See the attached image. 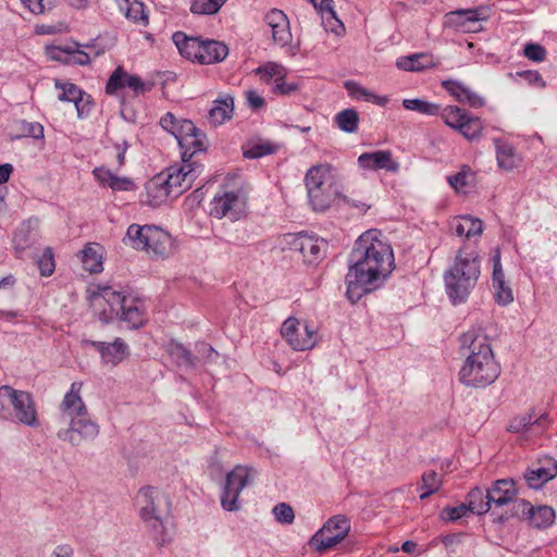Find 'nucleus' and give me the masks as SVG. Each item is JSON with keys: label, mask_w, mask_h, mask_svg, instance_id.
<instances>
[{"label": "nucleus", "mask_w": 557, "mask_h": 557, "mask_svg": "<svg viewBox=\"0 0 557 557\" xmlns=\"http://www.w3.org/2000/svg\"><path fill=\"white\" fill-rule=\"evenodd\" d=\"M348 264L346 296L355 304L389 276L394 267L393 249L380 231L369 230L355 242Z\"/></svg>", "instance_id": "f257e3e1"}, {"label": "nucleus", "mask_w": 557, "mask_h": 557, "mask_svg": "<svg viewBox=\"0 0 557 557\" xmlns=\"http://www.w3.org/2000/svg\"><path fill=\"white\" fill-rule=\"evenodd\" d=\"M460 354L466 360L459 371L460 382L469 387H486L500 374L488 336L480 327H472L459 336Z\"/></svg>", "instance_id": "f03ea898"}, {"label": "nucleus", "mask_w": 557, "mask_h": 557, "mask_svg": "<svg viewBox=\"0 0 557 557\" xmlns=\"http://www.w3.org/2000/svg\"><path fill=\"white\" fill-rule=\"evenodd\" d=\"M480 260L475 251L459 250L453 265L444 273L446 294L453 305L463 304L480 276Z\"/></svg>", "instance_id": "7ed1b4c3"}, {"label": "nucleus", "mask_w": 557, "mask_h": 557, "mask_svg": "<svg viewBox=\"0 0 557 557\" xmlns=\"http://www.w3.org/2000/svg\"><path fill=\"white\" fill-rule=\"evenodd\" d=\"M98 297L102 298L109 307L99 312V319L104 323L120 319L134 330L146 324L148 318L141 299L114 290L111 286L100 287Z\"/></svg>", "instance_id": "20e7f679"}, {"label": "nucleus", "mask_w": 557, "mask_h": 557, "mask_svg": "<svg viewBox=\"0 0 557 557\" xmlns=\"http://www.w3.org/2000/svg\"><path fill=\"white\" fill-rule=\"evenodd\" d=\"M0 418L30 428L39 425L35 400L30 393L10 385L0 386Z\"/></svg>", "instance_id": "39448f33"}, {"label": "nucleus", "mask_w": 557, "mask_h": 557, "mask_svg": "<svg viewBox=\"0 0 557 557\" xmlns=\"http://www.w3.org/2000/svg\"><path fill=\"white\" fill-rule=\"evenodd\" d=\"M161 495L152 486H146L136 495V507L140 519L149 529L150 535L158 546H164L171 542V536L164 525L160 508Z\"/></svg>", "instance_id": "423d86ee"}, {"label": "nucleus", "mask_w": 557, "mask_h": 557, "mask_svg": "<svg viewBox=\"0 0 557 557\" xmlns=\"http://www.w3.org/2000/svg\"><path fill=\"white\" fill-rule=\"evenodd\" d=\"M172 39L183 57L200 64L219 63L228 55V47L222 41L187 37L183 32L174 33Z\"/></svg>", "instance_id": "0eeeda50"}, {"label": "nucleus", "mask_w": 557, "mask_h": 557, "mask_svg": "<svg viewBox=\"0 0 557 557\" xmlns=\"http://www.w3.org/2000/svg\"><path fill=\"white\" fill-rule=\"evenodd\" d=\"M126 239L133 248L157 257H168L173 251L172 236L156 225L132 224L127 228Z\"/></svg>", "instance_id": "6e6552de"}, {"label": "nucleus", "mask_w": 557, "mask_h": 557, "mask_svg": "<svg viewBox=\"0 0 557 557\" xmlns=\"http://www.w3.org/2000/svg\"><path fill=\"white\" fill-rule=\"evenodd\" d=\"M437 115L442 117L447 126L457 131L470 141L480 138L482 135L483 123L481 119L457 106H447L444 109L440 108Z\"/></svg>", "instance_id": "1a4fd4ad"}, {"label": "nucleus", "mask_w": 557, "mask_h": 557, "mask_svg": "<svg viewBox=\"0 0 557 557\" xmlns=\"http://www.w3.org/2000/svg\"><path fill=\"white\" fill-rule=\"evenodd\" d=\"M65 423H67V426L60 429L57 436L73 447L94 442L100 432L99 424L90 419L89 413L74 419L71 418Z\"/></svg>", "instance_id": "9d476101"}, {"label": "nucleus", "mask_w": 557, "mask_h": 557, "mask_svg": "<svg viewBox=\"0 0 557 557\" xmlns=\"http://www.w3.org/2000/svg\"><path fill=\"white\" fill-rule=\"evenodd\" d=\"M350 531V521L346 516L337 515L330 518L324 525L312 536L310 543L318 552L341 543Z\"/></svg>", "instance_id": "9b49d317"}, {"label": "nucleus", "mask_w": 557, "mask_h": 557, "mask_svg": "<svg viewBox=\"0 0 557 557\" xmlns=\"http://www.w3.org/2000/svg\"><path fill=\"white\" fill-rule=\"evenodd\" d=\"M281 334L288 345L298 351L311 349L317 343L315 329L307 322L301 324L298 319L293 317L283 322Z\"/></svg>", "instance_id": "f8f14e48"}, {"label": "nucleus", "mask_w": 557, "mask_h": 557, "mask_svg": "<svg viewBox=\"0 0 557 557\" xmlns=\"http://www.w3.org/2000/svg\"><path fill=\"white\" fill-rule=\"evenodd\" d=\"M250 482V470L247 467L237 466L228 472L221 495L222 508L227 511L239 510L238 496Z\"/></svg>", "instance_id": "ddd939ff"}, {"label": "nucleus", "mask_w": 557, "mask_h": 557, "mask_svg": "<svg viewBox=\"0 0 557 557\" xmlns=\"http://www.w3.org/2000/svg\"><path fill=\"white\" fill-rule=\"evenodd\" d=\"M202 172V165L199 163H182V165H172L160 174L165 178L166 186L173 197H178L185 190L189 189L194 181Z\"/></svg>", "instance_id": "4468645a"}, {"label": "nucleus", "mask_w": 557, "mask_h": 557, "mask_svg": "<svg viewBox=\"0 0 557 557\" xmlns=\"http://www.w3.org/2000/svg\"><path fill=\"white\" fill-rule=\"evenodd\" d=\"M288 237L287 243L290 249L298 251L304 262L315 264L325 257L327 243L323 238L307 233L290 234Z\"/></svg>", "instance_id": "2eb2a0df"}, {"label": "nucleus", "mask_w": 557, "mask_h": 557, "mask_svg": "<svg viewBox=\"0 0 557 557\" xmlns=\"http://www.w3.org/2000/svg\"><path fill=\"white\" fill-rule=\"evenodd\" d=\"M246 205V197L240 189L216 194L210 203V214L216 219L230 215L238 220Z\"/></svg>", "instance_id": "dca6fc26"}, {"label": "nucleus", "mask_w": 557, "mask_h": 557, "mask_svg": "<svg viewBox=\"0 0 557 557\" xmlns=\"http://www.w3.org/2000/svg\"><path fill=\"white\" fill-rule=\"evenodd\" d=\"M515 513L519 519L528 520L536 529H546L555 521V511L552 507L546 505L534 507L525 499L517 502Z\"/></svg>", "instance_id": "f3484780"}, {"label": "nucleus", "mask_w": 557, "mask_h": 557, "mask_svg": "<svg viewBox=\"0 0 557 557\" xmlns=\"http://www.w3.org/2000/svg\"><path fill=\"white\" fill-rule=\"evenodd\" d=\"M82 344L85 347L95 348L99 352L101 361L106 364L117 366L129 355L128 345L121 337H116L111 343L83 339Z\"/></svg>", "instance_id": "a211bd4d"}, {"label": "nucleus", "mask_w": 557, "mask_h": 557, "mask_svg": "<svg viewBox=\"0 0 557 557\" xmlns=\"http://www.w3.org/2000/svg\"><path fill=\"white\" fill-rule=\"evenodd\" d=\"M82 386L83 384L81 382H73L70 391L64 395L59 406L60 420L63 423L71 420V418L74 419L88 413L87 407L81 396Z\"/></svg>", "instance_id": "6ab92c4d"}, {"label": "nucleus", "mask_w": 557, "mask_h": 557, "mask_svg": "<svg viewBox=\"0 0 557 557\" xmlns=\"http://www.w3.org/2000/svg\"><path fill=\"white\" fill-rule=\"evenodd\" d=\"M485 20L482 10H457L445 14L444 24L463 33L478 32L480 22Z\"/></svg>", "instance_id": "aec40b11"}, {"label": "nucleus", "mask_w": 557, "mask_h": 557, "mask_svg": "<svg viewBox=\"0 0 557 557\" xmlns=\"http://www.w3.org/2000/svg\"><path fill=\"white\" fill-rule=\"evenodd\" d=\"M518 491L516 482L512 479H499L493 482L492 486L487 488V499L491 503V508L505 506H513V502L521 498L517 497Z\"/></svg>", "instance_id": "412c9836"}, {"label": "nucleus", "mask_w": 557, "mask_h": 557, "mask_svg": "<svg viewBox=\"0 0 557 557\" xmlns=\"http://www.w3.org/2000/svg\"><path fill=\"white\" fill-rule=\"evenodd\" d=\"M357 162L363 170H385L391 173H396L399 170V163L393 159L392 152L388 150L364 152L358 157Z\"/></svg>", "instance_id": "4be33fe9"}, {"label": "nucleus", "mask_w": 557, "mask_h": 557, "mask_svg": "<svg viewBox=\"0 0 557 557\" xmlns=\"http://www.w3.org/2000/svg\"><path fill=\"white\" fill-rule=\"evenodd\" d=\"M440 64V59L428 52L399 57L396 61L397 69L406 72H423L429 69L438 67Z\"/></svg>", "instance_id": "5701e85b"}, {"label": "nucleus", "mask_w": 557, "mask_h": 557, "mask_svg": "<svg viewBox=\"0 0 557 557\" xmlns=\"http://www.w3.org/2000/svg\"><path fill=\"white\" fill-rule=\"evenodd\" d=\"M177 144L181 148L182 162L184 163H198L193 160L194 157L207 149L206 135L197 127L196 132H189Z\"/></svg>", "instance_id": "b1692460"}, {"label": "nucleus", "mask_w": 557, "mask_h": 557, "mask_svg": "<svg viewBox=\"0 0 557 557\" xmlns=\"http://www.w3.org/2000/svg\"><path fill=\"white\" fill-rule=\"evenodd\" d=\"M557 475V462L552 459H545L543 466L528 469L524 479L528 486L533 490L541 488L546 482L553 480Z\"/></svg>", "instance_id": "393cba45"}, {"label": "nucleus", "mask_w": 557, "mask_h": 557, "mask_svg": "<svg viewBox=\"0 0 557 557\" xmlns=\"http://www.w3.org/2000/svg\"><path fill=\"white\" fill-rule=\"evenodd\" d=\"M37 226L38 221L36 219H28L18 225L13 234V245L16 253H22L36 243L38 237Z\"/></svg>", "instance_id": "a878e982"}, {"label": "nucleus", "mask_w": 557, "mask_h": 557, "mask_svg": "<svg viewBox=\"0 0 557 557\" xmlns=\"http://www.w3.org/2000/svg\"><path fill=\"white\" fill-rule=\"evenodd\" d=\"M234 112V98L225 95L213 101L208 113V121L213 126H219L231 120Z\"/></svg>", "instance_id": "bb28decb"}, {"label": "nucleus", "mask_w": 557, "mask_h": 557, "mask_svg": "<svg viewBox=\"0 0 557 557\" xmlns=\"http://www.w3.org/2000/svg\"><path fill=\"white\" fill-rule=\"evenodd\" d=\"M147 203L150 207H159L172 193L166 186L165 178L159 173L146 183Z\"/></svg>", "instance_id": "cd10ccee"}, {"label": "nucleus", "mask_w": 557, "mask_h": 557, "mask_svg": "<svg viewBox=\"0 0 557 557\" xmlns=\"http://www.w3.org/2000/svg\"><path fill=\"white\" fill-rule=\"evenodd\" d=\"M160 126L173 135L177 143L189 132H196V126L190 120L177 119L172 112L165 113L159 122Z\"/></svg>", "instance_id": "c85d7f7f"}, {"label": "nucleus", "mask_w": 557, "mask_h": 557, "mask_svg": "<svg viewBox=\"0 0 557 557\" xmlns=\"http://www.w3.org/2000/svg\"><path fill=\"white\" fill-rule=\"evenodd\" d=\"M54 85L57 89L61 90L59 100L73 102L79 117L88 112V109L86 110L87 102L83 103L85 92L81 88L73 83H62L59 79L55 81Z\"/></svg>", "instance_id": "c756f323"}, {"label": "nucleus", "mask_w": 557, "mask_h": 557, "mask_svg": "<svg viewBox=\"0 0 557 557\" xmlns=\"http://www.w3.org/2000/svg\"><path fill=\"white\" fill-rule=\"evenodd\" d=\"M332 171L333 168L326 163L311 166L305 176L307 191L331 186Z\"/></svg>", "instance_id": "7c9ffc66"}, {"label": "nucleus", "mask_w": 557, "mask_h": 557, "mask_svg": "<svg viewBox=\"0 0 557 557\" xmlns=\"http://www.w3.org/2000/svg\"><path fill=\"white\" fill-rule=\"evenodd\" d=\"M495 146L497 164L500 169L511 171L520 164L521 158L512 145L498 139L495 141Z\"/></svg>", "instance_id": "2f4dec72"}, {"label": "nucleus", "mask_w": 557, "mask_h": 557, "mask_svg": "<svg viewBox=\"0 0 557 557\" xmlns=\"http://www.w3.org/2000/svg\"><path fill=\"white\" fill-rule=\"evenodd\" d=\"M451 231L459 237L470 238L479 236L483 231V224L480 219L470 215H463L451 222Z\"/></svg>", "instance_id": "473e14b6"}, {"label": "nucleus", "mask_w": 557, "mask_h": 557, "mask_svg": "<svg viewBox=\"0 0 557 557\" xmlns=\"http://www.w3.org/2000/svg\"><path fill=\"white\" fill-rule=\"evenodd\" d=\"M166 351L180 367L194 368L197 363V357L194 356L182 343L171 341L166 345Z\"/></svg>", "instance_id": "72a5a7b5"}, {"label": "nucleus", "mask_w": 557, "mask_h": 557, "mask_svg": "<svg viewBox=\"0 0 557 557\" xmlns=\"http://www.w3.org/2000/svg\"><path fill=\"white\" fill-rule=\"evenodd\" d=\"M467 505L471 512L479 516L485 515L492 510L491 503L487 499V490L480 487L472 488L467 495Z\"/></svg>", "instance_id": "f704fd0d"}, {"label": "nucleus", "mask_w": 557, "mask_h": 557, "mask_svg": "<svg viewBox=\"0 0 557 557\" xmlns=\"http://www.w3.org/2000/svg\"><path fill=\"white\" fill-rule=\"evenodd\" d=\"M307 193L312 209L319 212H323L331 207V203L336 194L332 190V185L323 188L312 189Z\"/></svg>", "instance_id": "c9c22d12"}, {"label": "nucleus", "mask_w": 557, "mask_h": 557, "mask_svg": "<svg viewBox=\"0 0 557 557\" xmlns=\"http://www.w3.org/2000/svg\"><path fill=\"white\" fill-rule=\"evenodd\" d=\"M120 10L124 15L136 23H148V16L144 9V3L139 0H117Z\"/></svg>", "instance_id": "e433bc0d"}, {"label": "nucleus", "mask_w": 557, "mask_h": 557, "mask_svg": "<svg viewBox=\"0 0 557 557\" xmlns=\"http://www.w3.org/2000/svg\"><path fill=\"white\" fill-rule=\"evenodd\" d=\"M334 123L345 133H356L359 124V115L355 109H345L335 115Z\"/></svg>", "instance_id": "4c0bfd02"}, {"label": "nucleus", "mask_w": 557, "mask_h": 557, "mask_svg": "<svg viewBox=\"0 0 557 557\" xmlns=\"http://www.w3.org/2000/svg\"><path fill=\"white\" fill-rule=\"evenodd\" d=\"M475 174L469 165H462L454 175L447 177L449 185L458 193L474 182Z\"/></svg>", "instance_id": "58836bf2"}, {"label": "nucleus", "mask_w": 557, "mask_h": 557, "mask_svg": "<svg viewBox=\"0 0 557 557\" xmlns=\"http://www.w3.org/2000/svg\"><path fill=\"white\" fill-rule=\"evenodd\" d=\"M81 260L86 271L90 273H98L102 271L101 255L98 252L96 247L91 245L86 246L82 250Z\"/></svg>", "instance_id": "ea45409f"}, {"label": "nucleus", "mask_w": 557, "mask_h": 557, "mask_svg": "<svg viewBox=\"0 0 557 557\" xmlns=\"http://www.w3.org/2000/svg\"><path fill=\"white\" fill-rule=\"evenodd\" d=\"M403 107L406 110L416 111L426 115H437L440 113V106L422 100V99H405Z\"/></svg>", "instance_id": "a19ab883"}, {"label": "nucleus", "mask_w": 557, "mask_h": 557, "mask_svg": "<svg viewBox=\"0 0 557 557\" xmlns=\"http://www.w3.org/2000/svg\"><path fill=\"white\" fill-rule=\"evenodd\" d=\"M225 2L222 0H195L190 5L194 14L211 15L216 13Z\"/></svg>", "instance_id": "79ce46f5"}, {"label": "nucleus", "mask_w": 557, "mask_h": 557, "mask_svg": "<svg viewBox=\"0 0 557 557\" xmlns=\"http://www.w3.org/2000/svg\"><path fill=\"white\" fill-rule=\"evenodd\" d=\"M256 72L265 83H269L273 78L276 82V79L284 78L285 76V69L282 65L273 62H269L263 66H259Z\"/></svg>", "instance_id": "37998d69"}, {"label": "nucleus", "mask_w": 557, "mask_h": 557, "mask_svg": "<svg viewBox=\"0 0 557 557\" xmlns=\"http://www.w3.org/2000/svg\"><path fill=\"white\" fill-rule=\"evenodd\" d=\"M126 76L127 72L122 66H117L107 82L106 92L114 95L117 90L124 88Z\"/></svg>", "instance_id": "c03bdc74"}, {"label": "nucleus", "mask_w": 557, "mask_h": 557, "mask_svg": "<svg viewBox=\"0 0 557 557\" xmlns=\"http://www.w3.org/2000/svg\"><path fill=\"white\" fill-rule=\"evenodd\" d=\"M37 265L42 276H50L53 273L55 263L52 248H45L37 259Z\"/></svg>", "instance_id": "a18cd8bd"}, {"label": "nucleus", "mask_w": 557, "mask_h": 557, "mask_svg": "<svg viewBox=\"0 0 557 557\" xmlns=\"http://www.w3.org/2000/svg\"><path fill=\"white\" fill-rule=\"evenodd\" d=\"M494 288V298L499 306H507L513 301L511 287L506 281L492 285Z\"/></svg>", "instance_id": "49530a36"}, {"label": "nucleus", "mask_w": 557, "mask_h": 557, "mask_svg": "<svg viewBox=\"0 0 557 557\" xmlns=\"http://www.w3.org/2000/svg\"><path fill=\"white\" fill-rule=\"evenodd\" d=\"M270 29L272 40L275 44L285 47L292 41L293 36L290 33L289 23L282 22L281 25L271 26Z\"/></svg>", "instance_id": "de8ad7c7"}, {"label": "nucleus", "mask_w": 557, "mask_h": 557, "mask_svg": "<svg viewBox=\"0 0 557 557\" xmlns=\"http://www.w3.org/2000/svg\"><path fill=\"white\" fill-rule=\"evenodd\" d=\"M442 87L453 96L458 102H462L465 100L466 91L469 87L463 85L462 83L454 79H446L442 82Z\"/></svg>", "instance_id": "09e8293b"}, {"label": "nucleus", "mask_w": 557, "mask_h": 557, "mask_svg": "<svg viewBox=\"0 0 557 557\" xmlns=\"http://www.w3.org/2000/svg\"><path fill=\"white\" fill-rule=\"evenodd\" d=\"M125 78H126L125 87H128L129 89H132L135 92V95L148 92L153 87V83L144 82L137 75H131L127 73V76Z\"/></svg>", "instance_id": "8fccbe9b"}, {"label": "nucleus", "mask_w": 557, "mask_h": 557, "mask_svg": "<svg viewBox=\"0 0 557 557\" xmlns=\"http://www.w3.org/2000/svg\"><path fill=\"white\" fill-rule=\"evenodd\" d=\"M321 17L325 30L332 32L336 35H342L344 33V24L337 17L335 10L330 11L327 14H323Z\"/></svg>", "instance_id": "3c124183"}, {"label": "nucleus", "mask_w": 557, "mask_h": 557, "mask_svg": "<svg viewBox=\"0 0 557 557\" xmlns=\"http://www.w3.org/2000/svg\"><path fill=\"white\" fill-rule=\"evenodd\" d=\"M272 511L276 521L280 523L290 524L295 519L293 508L286 503L275 505Z\"/></svg>", "instance_id": "603ef678"}, {"label": "nucleus", "mask_w": 557, "mask_h": 557, "mask_svg": "<svg viewBox=\"0 0 557 557\" xmlns=\"http://www.w3.org/2000/svg\"><path fill=\"white\" fill-rule=\"evenodd\" d=\"M468 512H471L467 504H461L456 507H445L442 510L441 517L444 520L456 521L465 517Z\"/></svg>", "instance_id": "864d4df0"}, {"label": "nucleus", "mask_w": 557, "mask_h": 557, "mask_svg": "<svg viewBox=\"0 0 557 557\" xmlns=\"http://www.w3.org/2000/svg\"><path fill=\"white\" fill-rule=\"evenodd\" d=\"M492 262H493V273H492V285L496 283H500L505 281V273L502 265V255L500 249L497 247L495 248L493 256H492Z\"/></svg>", "instance_id": "5fc2aeb1"}, {"label": "nucleus", "mask_w": 557, "mask_h": 557, "mask_svg": "<svg viewBox=\"0 0 557 557\" xmlns=\"http://www.w3.org/2000/svg\"><path fill=\"white\" fill-rule=\"evenodd\" d=\"M73 52V47L66 46V47H59V46H51L47 48V54L51 60L61 61L63 63H70V58Z\"/></svg>", "instance_id": "6e6d98bb"}, {"label": "nucleus", "mask_w": 557, "mask_h": 557, "mask_svg": "<svg viewBox=\"0 0 557 557\" xmlns=\"http://www.w3.org/2000/svg\"><path fill=\"white\" fill-rule=\"evenodd\" d=\"M22 3L34 14H42L46 10H51L55 2L52 0H21Z\"/></svg>", "instance_id": "4d7b16f0"}, {"label": "nucleus", "mask_w": 557, "mask_h": 557, "mask_svg": "<svg viewBox=\"0 0 557 557\" xmlns=\"http://www.w3.org/2000/svg\"><path fill=\"white\" fill-rule=\"evenodd\" d=\"M532 417L530 414H523L516 417L510 420L508 424V431L512 433H520L527 431L531 424H533Z\"/></svg>", "instance_id": "13d9d810"}, {"label": "nucleus", "mask_w": 557, "mask_h": 557, "mask_svg": "<svg viewBox=\"0 0 557 557\" xmlns=\"http://www.w3.org/2000/svg\"><path fill=\"white\" fill-rule=\"evenodd\" d=\"M546 54V49L539 44H527L524 47V55L531 61L542 62Z\"/></svg>", "instance_id": "bf43d9fd"}, {"label": "nucleus", "mask_w": 557, "mask_h": 557, "mask_svg": "<svg viewBox=\"0 0 557 557\" xmlns=\"http://www.w3.org/2000/svg\"><path fill=\"white\" fill-rule=\"evenodd\" d=\"M517 76L523 78L531 86L544 88L546 85L542 75L537 71L527 70L517 72Z\"/></svg>", "instance_id": "052dcab7"}, {"label": "nucleus", "mask_w": 557, "mask_h": 557, "mask_svg": "<svg viewBox=\"0 0 557 557\" xmlns=\"http://www.w3.org/2000/svg\"><path fill=\"white\" fill-rule=\"evenodd\" d=\"M441 479L438 478V474L430 470L428 472H424L422 475V490H432L436 492L441 487Z\"/></svg>", "instance_id": "680f3d73"}, {"label": "nucleus", "mask_w": 557, "mask_h": 557, "mask_svg": "<svg viewBox=\"0 0 557 557\" xmlns=\"http://www.w3.org/2000/svg\"><path fill=\"white\" fill-rule=\"evenodd\" d=\"M109 188L115 191H126L133 190L135 188V184L128 177H121L114 174Z\"/></svg>", "instance_id": "e2e57ef3"}, {"label": "nucleus", "mask_w": 557, "mask_h": 557, "mask_svg": "<svg viewBox=\"0 0 557 557\" xmlns=\"http://www.w3.org/2000/svg\"><path fill=\"white\" fill-rule=\"evenodd\" d=\"M264 21L269 27L281 25L282 22L289 23L285 13L278 9H272L269 11L264 16Z\"/></svg>", "instance_id": "0e129e2a"}, {"label": "nucleus", "mask_w": 557, "mask_h": 557, "mask_svg": "<svg viewBox=\"0 0 557 557\" xmlns=\"http://www.w3.org/2000/svg\"><path fill=\"white\" fill-rule=\"evenodd\" d=\"M22 129L26 136L39 139L44 137V126L37 122H22Z\"/></svg>", "instance_id": "69168bd1"}, {"label": "nucleus", "mask_w": 557, "mask_h": 557, "mask_svg": "<svg viewBox=\"0 0 557 557\" xmlns=\"http://www.w3.org/2000/svg\"><path fill=\"white\" fill-rule=\"evenodd\" d=\"M299 89L296 82H285L284 78L276 79L274 91L280 95H292Z\"/></svg>", "instance_id": "338daca9"}, {"label": "nucleus", "mask_w": 557, "mask_h": 557, "mask_svg": "<svg viewBox=\"0 0 557 557\" xmlns=\"http://www.w3.org/2000/svg\"><path fill=\"white\" fill-rule=\"evenodd\" d=\"M274 152V149L271 147V145L268 144H260L252 146L245 156L250 159L260 158L267 154H270Z\"/></svg>", "instance_id": "774afa93"}]
</instances>
